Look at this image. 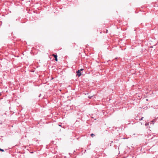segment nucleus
I'll list each match as a JSON object with an SVG mask.
<instances>
[{
  "label": "nucleus",
  "mask_w": 158,
  "mask_h": 158,
  "mask_svg": "<svg viewBox=\"0 0 158 158\" xmlns=\"http://www.w3.org/2000/svg\"><path fill=\"white\" fill-rule=\"evenodd\" d=\"M148 125H149V123H145V126H148Z\"/></svg>",
  "instance_id": "nucleus-5"
},
{
  "label": "nucleus",
  "mask_w": 158,
  "mask_h": 158,
  "mask_svg": "<svg viewBox=\"0 0 158 158\" xmlns=\"http://www.w3.org/2000/svg\"><path fill=\"white\" fill-rule=\"evenodd\" d=\"M80 70V71H81L82 70H83V69H81Z\"/></svg>",
  "instance_id": "nucleus-9"
},
{
  "label": "nucleus",
  "mask_w": 158,
  "mask_h": 158,
  "mask_svg": "<svg viewBox=\"0 0 158 158\" xmlns=\"http://www.w3.org/2000/svg\"><path fill=\"white\" fill-rule=\"evenodd\" d=\"M107 31H107V30H106V33H107Z\"/></svg>",
  "instance_id": "nucleus-11"
},
{
  "label": "nucleus",
  "mask_w": 158,
  "mask_h": 158,
  "mask_svg": "<svg viewBox=\"0 0 158 158\" xmlns=\"http://www.w3.org/2000/svg\"><path fill=\"white\" fill-rule=\"evenodd\" d=\"M80 70H78L77 72V75H78V76H80L81 74V73L80 72Z\"/></svg>",
  "instance_id": "nucleus-1"
},
{
  "label": "nucleus",
  "mask_w": 158,
  "mask_h": 158,
  "mask_svg": "<svg viewBox=\"0 0 158 158\" xmlns=\"http://www.w3.org/2000/svg\"><path fill=\"white\" fill-rule=\"evenodd\" d=\"M0 151H2V152H3L4 151V150L3 149H1V148H0Z\"/></svg>",
  "instance_id": "nucleus-7"
},
{
  "label": "nucleus",
  "mask_w": 158,
  "mask_h": 158,
  "mask_svg": "<svg viewBox=\"0 0 158 158\" xmlns=\"http://www.w3.org/2000/svg\"><path fill=\"white\" fill-rule=\"evenodd\" d=\"M59 126H61V125H59Z\"/></svg>",
  "instance_id": "nucleus-13"
},
{
  "label": "nucleus",
  "mask_w": 158,
  "mask_h": 158,
  "mask_svg": "<svg viewBox=\"0 0 158 158\" xmlns=\"http://www.w3.org/2000/svg\"><path fill=\"white\" fill-rule=\"evenodd\" d=\"M1 95V94L0 93V96Z\"/></svg>",
  "instance_id": "nucleus-12"
},
{
  "label": "nucleus",
  "mask_w": 158,
  "mask_h": 158,
  "mask_svg": "<svg viewBox=\"0 0 158 158\" xmlns=\"http://www.w3.org/2000/svg\"><path fill=\"white\" fill-rule=\"evenodd\" d=\"M91 136L92 137H94V134H91Z\"/></svg>",
  "instance_id": "nucleus-3"
},
{
  "label": "nucleus",
  "mask_w": 158,
  "mask_h": 158,
  "mask_svg": "<svg viewBox=\"0 0 158 158\" xmlns=\"http://www.w3.org/2000/svg\"><path fill=\"white\" fill-rule=\"evenodd\" d=\"M53 56H54L55 58H56V57H57V55H55L54 54H53Z\"/></svg>",
  "instance_id": "nucleus-2"
},
{
  "label": "nucleus",
  "mask_w": 158,
  "mask_h": 158,
  "mask_svg": "<svg viewBox=\"0 0 158 158\" xmlns=\"http://www.w3.org/2000/svg\"><path fill=\"white\" fill-rule=\"evenodd\" d=\"M151 122H152V123L153 124V125L154 124V121L152 120V121Z\"/></svg>",
  "instance_id": "nucleus-4"
},
{
  "label": "nucleus",
  "mask_w": 158,
  "mask_h": 158,
  "mask_svg": "<svg viewBox=\"0 0 158 158\" xmlns=\"http://www.w3.org/2000/svg\"><path fill=\"white\" fill-rule=\"evenodd\" d=\"M92 97V96H89L88 98H91Z\"/></svg>",
  "instance_id": "nucleus-8"
},
{
  "label": "nucleus",
  "mask_w": 158,
  "mask_h": 158,
  "mask_svg": "<svg viewBox=\"0 0 158 158\" xmlns=\"http://www.w3.org/2000/svg\"><path fill=\"white\" fill-rule=\"evenodd\" d=\"M143 117H142V118H141V119H140V120H142L143 119Z\"/></svg>",
  "instance_id": "nucleus-10"
},
{
  "label": "nucleus",
  "mask_w": 158,
  "mask_h": 158,
  "mask_svg": "<svg viewBox=\"0 0 158 158\" xmlns=\"http://www.w3.org/2000/svg\"><path fill=\"white\" fill-rule=\"evenodd\" d=\"M55 60L56 61H57V57H56V58H55Z\"/></svg>",
  "instance_id": "nucleus-6"
}]
</instances>
